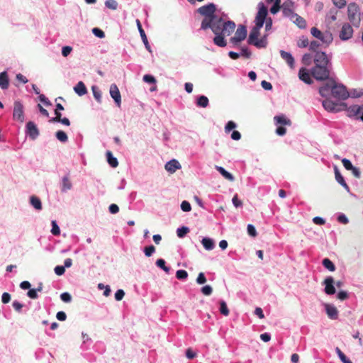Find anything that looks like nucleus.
<instances>
[{"label": "nucleus", "mask_w": 363, "mask_h": 363, "mask_svg": "<svg viewBox=\"0 0 363 363\" xmlns=\"http://www.w3.org/2000/svg\"><path fill=\"white\" fill-rule=\"evenodd\" d=\"M196 12L203 16L201 23V29L206 30L211 29L214 33L213 43L220 48L227 45L225 37L230 35L235 29L234 21L223 18L218 14L217 6L213 3H208L197 9Z\"/></svg>", "instance_id": "1"}, {"label": "nucleus", "mask_w": 363, "mask_h": 363, "mask_svg": "<svg viewBox=\"0 0 363 363\" xmlns=\"http://www.w3.org/2000/svg\"><path fill=\"white\" fill-rule=\"evenodd\" d=\"M315 65L311 68L312 76L318 81L335 78L331 58L325 52H317L313 57Z\"/></svg>", "instance_id": "2"}, {"label": "nucleus", "mask_w": 363, "mask_h": 363, "mask_svg": "<svg viewBox=\"0 0 363 363\" xmlns=\"http://www.w3.org/2000/svg\"><path fill=\"white\" fill-rule=\"evenodd\" d=\"M247 35V28L244 25H239L235 35L233 37H231L230 39V43L232 44V47L235 48L239 45L240 42L244 40Z\"/></svg>", "instance_id": "3"}, {"label": "nucleus", "mask_w": 363, "mask_h": 363, "mask_svg": "<svg viewBox=\"0 0 363 363\" xmlns=\"http://www.w3.org/2000/svg\"><path fill=\"white\" fill-rule=\"evenodd\" d=\"M349 21L354 25L358 26L360 21V9L356 3H350L347 6Z\"/></svg>", "instance_id": "4"}, {"label": "nucleus", "mask_w": 363, "mask_h": 363, "mask_svg": "<svg viewBox=\"0 0 363 363\" xmlns=\"http://www.w3.org/2000/svg\"><path fill=\"white\" fill-rule=\"evenodd\" d=\"M331 96L339 100H345L349 97V93L343 84H337L334 80Z\"/></svg>", "instance_id": "5"}, {"label": "nucleus", "mask_w": 363, "mask_h": 363, "mask_svg": "<svg viewBox=\"0 0 363 363\" xmlns=\"http://www.w3.org/2000/svg\"><path fill=\"white\" fill-rule=\"evenodd\" d=\"M268 14L267 8L265 6L263 2L258 4V12L255 17V26L263 27L265 21L267 19V16Z\"/></svg>", "instance_id": "6"}, {"label": "nucleus", "mask_w": 363, "mask_h": 363, "mask_svg": "<svg viewBox=\"0 0 363 363\" xmlns=\"http://www.w3.org/2000/svg\"><path fill=\"white\" fill-rule=\"evenodd\" d=\"M347 112L350 118L356 117V119L363 121V104L350 106L347 108Z\"/></svg>", "instance_id": "7"}, {"label": "nucleus", "mask_w": 363, "mask_h": 363, "mask_svg": "<svg viewBox=\"0 0 363 363\" xmlns=\"http://www.w3.org/2000/svg\"><path fill=\"white\" fill-rule=\"evenodd\" d=\"M13 118L21 123H23L25 120L23 106L19 101H16L14 102Z\"/></svg>", "instance_id": "8"}, {"label": "nucleus", "mask_w": 363, "mask_h": 363, "mask_svg": "<svg viewBox=\"0 0 363 363\" xmlns=\"http://www.w3.org/2000/svg\"><path fill=\"white\" fill-rule=\"evenodd\" d=\"M26 134L30 139L34 140L40 135L37 125L33 121H28L26 125Z\"/></svg>", "instance_id": "9"}, {"label": "nucleus", "mask_w": 363, "mask_h": 363, "mask_svg": "<svg viewBox=\"0 0 363 363\" xmlns=\"http://www.w3.org/2000/svg\"><path fill=\"white\" fill-rule=\"evenodd\" d=\"M311 33L313 37L321 40L323 43L329 44L333 40L331 35H325L315 27H313L311 29Z\"/></svg>", "instance_id": "10"}, {"label": "nucleus", "mask_w": 363, "mask_h": 363, "mask_svg": "<svg viewBox=\"0 0 363 363\" xmlns=\"http://www.w3.org/2000/svg\"><path fill=\"white\" fill-rule=\"evenodd\" d=\"M353 32V29L350 24L345 23L342 26L339 37L343 41L348 40L352 37Z\"/></svg>", "instance_id": "11"}, {"label": "nucleus", "mask_w": 363, "mask_h": 363, "mask_svg": "<svg viewBox=\"0 0 363 363\" xmlns=\"http://www.w3.org/2000/svg\"><path fill=\"white\" fill-rule=\"evenodd\" d=\"M323 284L325 286L324 291L326 294L333 295L335 294V280L333 277H327L324 279Z\"/></svg>", "instance_id": "12"}, {"label": "nucleus", "mask_w": 363, "mask_h": 363, "mask_svg": "<svg viewBox=\"0 0 363 363\" xmlns=\"http://www.w3.org/2000/svg\"><path fill=\"white\" fill-rule=\"evenodd\" d=\"M109 94L113 99L116 105L121 107V95L120 91L116 84H111L109 89Z\"/></svg>", "instance_id": "13"}, {"label": "nucleus", "mask_w": 363, "mask_h": 363, "mask_svg": "<svg viewBox=\"0 0 363 363\" xmlns=\"http://www.w3.org/2000/svg\"><path fill=\"white\" fill-rule=\"evenodd\" d=\"M334 79H327V83L319 88V94L321 96L328 98L332 95V87L333 86Z\"/></svg>", "instance_id": "14"}, {"label": "nucleus", "mask_w": 363, "mask_h": 363, "mask_svg": "<svg viewBox=\"0 0 363 363\" xmlns=\"http://www.w3.org/2000/svg\"><path fill=\"white\" fill-rule=\"evenodd\" d=\"M322 105L327 111L330 113H337L340 111V108H337L338 104L329 99L328 97L322 101Z\"/></svg>", "instance_id": "15"}, {"label": "nucleus", "mask_w": 363, "mask_h": 363, "mask_svg": "<svg viewBox=\"0 0 363 363\" xmlns=\"http://www.w3.org/2000/svg\"><path fill=\"white\" fill-rule=\"evenodd\" d=\"M311 76H312L311 72L310 73L309 71L306 68L301 67L299 69L298 77L304 83H306L307 84H313V81L311 78Z\"/></svg>", "instance_id": "16"}, {"label": "nucleus", "mask_w": 363, "mask_h": 363, "mask_svg": "<svg viewBox=\"0 0 363 363\" xmlns=\"http://www.w3.org/2000/svg\"><path fill=\"white\" fill-rule=\"evenodd\" d=\"M72 184L69 179V174L67 173L61 179L60 191L62 193H66L69 190L72 189Z\"/></svg>", "instance_id": "17"}, {"label": "nucleus", "mask_w": 363, "mask_h": 363, "mask_svg": "<svg viewBox=\"0 0 363 363\" xmlns=\"http://www.w3.org/2000/svg\"><path fill=\"white\" fill-rule=\"evenodd\" d=\"M136 23H137V27H138V31L140 33V37H141V39L145 45V47L146 48V50L149 52H152V49H151V47L149 44V42L147 40V35L145 33V30H143V27H142V25H141V23L140 21L137 19L136 20Z\"/></svg>", "instance_id": "18"}, {"label": "nucleus", "mask_w": 363, "mask_h": 363, "mask_svg": "<svg viewBox=\"0 0 363 363\" xmlns=\"http://www.w3.org/2000/svg\"><path fill=\"white\" fill-rule=\"evenodd\" d=\"M324 306L328 318L331 320H337L338 318V311L337 308L329 303H325Z\"/></svg>", "instance_id": "19"}, {"label": "nucleus", "mask_w": 363, "mask_h": 363, "mask_svg": "<svg viewBox=\"0 0 363 363\" xmlns=\"http://www.w3.org/2000/svg\"><path fill=\"white\" fill-rule=\"evenodd\" d=\"M181 167L180 163L175 159L168 161L164 165L165 169L171 174L174 173L177 169H181Z\"/></svg>", "instance_id": "20"}, {"label": "nucleus", "mask_w": 363, "mask_h": 363, "mask_svg": "<svg viewBox=\"0 0 363 363\" xmlns=\"http://www.w3.org/2000/svg\"><path fill=\"white\" fill-rule=\"evenodd\" d=\"M334 172H335V179L336 181L347 191H350V187L347 184V183L345 182V179L344 177H342V175L341 174V173L340 172L337 166H335L334 167Z\"/></svg>", "instance_id": "21"}, {"label": "nucleus", "mask_w": 363, "mask_h": 363, "mask_svg": "<svg viewBox=\"0 0 363 363\" xmlns=\"http://www.w3.org/2000/svg\"><path fill=\"white\" fill-rule=\"evenodd\" d=\"M280 55L281 58L286 61V62L291 68L294 67V58L290 52L284 50H280Z\"/></svg>", "instance_id": "22"}, {"label": "nucleus", "mask_w": 363, "mask_h": 363, "mask_svg": "<svg viewBox=\"0 0 363 363\" xmlns=\"http://www.w3.org/2000/svg\"><path fill=\"white\" fill-rule=\"evenodd\" d=\"M9 79L7 72L4 71L0 72V87L1 89L5 90L9 88Z\"/></svg>", "instance_id": "23"}, {"label": "nucleus", "mask_w": 363, "mask_h": 363, "mask_svg": "<svg viewBox=\"0 0 363 363\" xmlns=\"http://www.w3.org/2000/svg\"><path fill=\"white\" fill-rule=\"evenodd\" d=\"M262 28L260 26H255L250 32V35L247 39L248 44L252 43L255 40H257L259 35V30Z\"/></svg>", "instance_id": "24"}, {"label": "nucleus", "mask_w": 363, "mask_h": 363, "mask_svg": "<svg viewBox=\"0 0 363 363\" xmlns=\"http://www.w3.org/2000/svg\"><path fill=\"white\" fill-rule=\"evenodd\" d=\"M215 168L225 179L230 182L235 181V177L224 167L216 165Z\"/></svg>", "instance_id": "25"}, {"label": "nucleus", "mask_w": 363, "mask_h": 363, "mask_svg": "<svg viewBox=\"0 0 363 363\" xmlns=\"http://www.w3.org/2000/svg\"><path fill=\"white\" fill-rule=\"evenodd\" d=\"M201 244L203 247L206 250H212L215 247V241L213 239L208 238V237H204L201 240Z\"/></svg>", "instance_id": "26"}, {"label": "nucleus", "mask_w": 363, "mask_h": 363, "mask_svg": "<svg viewBox=\"0 0 363 363\" xmlns=\"http://www.w3.org/2000/svg\"><path fill=\"white\" fill-rule=\"evenodd\" d=\"M195 103L198 107L206 108L209 105V100L207 96L204 95H199L196 96Z\"/></svg>", "instance_id": "27"}, {"label": "nucleus", "mask_w": 363, "mask_h": 363, "mask_svg": "<svg viewBox=\"0 0 363 363\" xmlns=\"http://www.w3.org/2000/svg\"><path fill=\"white\" fill-rule=\"evenodd\" d=\"M250 45H252L259 49L266 48L267 45V35H265L261 38H257V40H255L252 43H250Z\"/></svg>", "instance_id": "28"}, {"label": "nucleus", "mask_w": 363, "mask_h": 363, "mask_svg": "<svg viewBox=\"0 0 363 363\" xmlns=\"http://www.w3.org/2000/svg\"><path fill=\"white\" fill-rule=\"evenodd\" d=\"M30 204L37 211H41L43 208L40 199L35 195L30 197Z\"/></svg>", "instance_id": "29"}, {"label": "nucleus", "mask_w": 363, "mask_h": 363, "mask_svg": "<svg viewBox=\"0 0 363 363\" xmlns=\"http://www.w3.org/2000/svg\"><path fill=\"white\" fill-rule=\"evenodd\" d=\"M74 90L79 96H84L87 93L86 87L82 82H79L74 87Z\"/></svg>", "instance_id": "30"}, {"label": "nucleus", "mask_w": 363, "mask_h": 363, "mask_svg": "<svg viewBox=\"0 0 363 363\" xmlns=\"http://www.w3.org/2000/svg\"><path fill=\"white\" fill-rule=\"evenodd\" d=\"M106 160L108 164L113 167L115 168L118 165V162L116 157H115L112 152L109 150H108L106 153Z\"/></svg>", "instance_id": "31"}, {"label": "nucleus", "mask_w": 363, "mask_h": 363, "mask_svg": "<svg viewBox=\"0 0 363 363\" xmlns=\"http://www.w3.org/2000/svg\"><path fill=\"white\" fill-rule=\"evenodd\" d=\"M299 28L303 29L306 28L307 23L306 20L298 15L295 16L294 21H292Z\"/></svg>", "instance_id": "32"}, {"label": "nucleus", "mask_w": 363, "mask_h": 363, "mask_svg": "<svg viewBox=\"0 0 363 363\" xmlns=\"http://www.w3.org/2000/svg\"><path fill=\"white\" fill-rule=\"evenodd\" d=\"M323 266L330 272H334L336 269L334 263L329 258H324L322 260Z\"/></svg>", "instance_id": "33"}, {"label": "nucleus", "mask_w": 363, "mask_h": 363, "mask_svg": "<svg viewBox=\"0 0 363 363\" xmlns=\"http://www.w3.org/2000/svg\"><path fill=\"white\" fill-rule=\"evenodd\" d=\"M155 264L157 267L164 270L167 274L169 273L170 267L166 266V262L164 259L160 258L157 259Z\"/></svg>", "instance_id": "34"}, {"label": "nucleus", "mask_w": 363, "mask_h": 363, "mask_svg": "<svg viewBox=\"0 0 363 363\" xmlns=\"http://www.w3.org/2000/svg\"><path fill=\"white\" fill-rule=\"evenodd\" d=\"M55 137L61 143H65L68 141V136H67V133L63 130H57L55 133Z\"/></svg>", "instance_id": "35"}, {"label": "nucleus", "mask_w": 363, "mask_h": 363, "mask_svg": "<svg viewBox=\"0 0 363 363\" xmlns=\"http://www.w3.org/2000/svg\"><path fill=\"white\" fill-rule=\"evenodd\" d=\"M219 311L222 315L225 316L229 315V310L228 308L227 303L223 300H220L219 301Z\"/></svg>", "instance_id": "36"}, {"label": "nucleus", "mask_w": 363, "mask_h": 363, "mask_svg": "<svg viewBox=\"0 0 363 363\" xmlns=\"http://www.w3.org/2000/svg\"><path fill=\"white\" fill-rule=\"evenodd\" d=\"M282 13L284 17L289 18L291 21H294L295 16H296V13L292 9L284 8V9H282Z\"/></svg>", "instance_id": "37"}, {"label": "nucleus", "mask_w": 363, "mask_h": 363, "mask_svg": "<svg viewBox=\"0 0 363 363\" xmlns=\"http://www.w3.org/2000/svg\"><path fill=\"white\" fill-rule=\"evenodd\" d=\"M91 90L93 92V95L94 99L97 101L98 103H101V91L99 88L96 86H92Z\"/></svg>", "instance_id": "38"}, {"label": "nucleus", "mask_w": 363, "mask_h": 363, "mask_svg": "<svg viewBox=\"0 0 363 363\" xmlns=\"http://www.w3.org/2000/svg\"><path fill=\"white\" fill-rule=\"evenodd\" d=\"M189 232V228L187 226H181L177 229V235L179 238H184Z\"/></svg>", "instance_id": "39"}, {"label": "nucleus", "mask_w": 363, "mask_h": 363, "mask_svg": "<svg viewBox=\"0 0 363 363\" xmlns=\"http://www.w3.org/2000/svg\"><path fill=\"white\" fill-rule=\"evenodd\" d=\"M335 352L342 363H352V361L346 357V355L340 350L339 347L335 348Z\"/></svg>", "instance_id": "40"}, {"label": "nucleus", "mask_w": 363, "mask_h": 363, "mask_svg": "<svg viewBox=\"0 0 363 363\" xmlns=\"http://www.w3.org/2000/svg\"><path fill=\"white\" fill-rule=\"evenodd\" d=\"M105 6L111 10H116L118 6V4L116 0H106Z\"/></svg>", "instance_id": "41"}, {"label": "nucleus", "mask_w": 363, "mask_h": 363, "mask_svg": "<svg viewBox=\"0 0 363 363\" xmlns=\"http://www.w3.org/2000/svg\"><path fill=\"white\" fill-rule=\"evenodd\" d=\"M281 9V0H276L275 2L272 6V7L270 8V12L272 14H276L279 11V10Z\"/></svg>", "instance_id": "42"}, {"label": "nucleus", "mask_w": 363, "mask_h": 363, "mask_svg": "<svg viewBox=\"0 0 363 363\" xmlns=\"http://www.w3.org/2000/svg\"><path fill=\"white\" fill-rule=\"evenodd\" d=\"M274 121L277 124L281 125H287L290 123V121L287 119L284 115L276 116L274 117Z\"/></svg>", "instance_id": "43"}, {"label": "nucleus", "mask_w": 363, "mask_h": 363, "mask_svg": "<svg viewBox=\"0 0 363 363\" xmlns=\"http://www.w3.org/2000/svg\"><path fill=\"white\" fill-rule=\"evenodd\" d=\"M51 233L53 235H59L60 234V228L59 225H57V223L56 220H52L51 222Z\"/></svg>", "instance_id": "44"}, {"label": "nucleus", "mask_w": 363, "mask_h": 363, "mask_svg": "<svg viewBox=\"0 0 363 363\" xmlns=\"http://www.w3.org/2000/svg\"><path fill=\"white\" fill-rule=\"evenodd\" d=\"M297 45L299 48H306L309 46V42L306 37L301 36L297 42Z\"/></svg>", "instance_id": "45"}, {"label": "nucleus", "mask_w": 363, "mask_h": 363, "mask_svg": "<svg viewBox=\"0 0 363 363\" xmlns=\"http://www.w3.org/2000/svg\"><path fill=\"white\" fill-rule=\"evenodd\" d=\"M176 277L179 280H185L188 277V273L186 270L179 269L176 272Z\"/></svg>", "instance_id": "46"}, {"label": "nucleus", "mask_w": 363, "mask_h": 363, "mask_svg": "<svg viewBox=\"0 0 363 363\" xmlns=\"http://www.w3.org/2000/svg\"><path fill=\"white\" fill-rule=\"evenodd\" d=\"M240 56H242V57H244L246 59H249V58H250V57L252 55V52H250V50L248 49L247 47L242 46L240 48Z\"/></svg>", "instance_id": "47"}, {"label": "nucleus", "mask_w": 363, "mask_h": 363, "mask_svg": "<svg viewBox=\"0 0 363 363\" xmlns=\"http://www.w3.org/2000/svg\"><path fill=\"white\" fill-rule=\"evenodd\" d=\"M143 252L146 257L152 256L155 252V247L152 245H148L144 247Z\"/></svg>", "instance_id": "48"}, {"label": "nucleus", "mask_w": 363, "mask_h": 363, "mask_svg": "<svg viewBox=\"0 0 363 363\" xmlns=\"http://www.w3.org/2000/svg\"><path fill=\"white\" fill-rule=\"evenodd\" d=\"M312 60H313V56L310 53H306L302 57V62L305 65H307V66H308L311 64Z\"/></svg>", "instance_id": "49"}, {"label": "nucleus", "mask_w": 363, "mask_h": 363, "mask_svg": "<svg viewBox=\"0 0 363 363\" xmlns=\"http://www.w3.org/2000/svg\"><path fill=\"white\" fill-rule=\"evenodd\" d=\"M143 81L147 84H155L156 79L152 74H145L143 78Z\"/></svg>", "instance_id": "50"}, {"label": "nucleus", "mask_w": 363, "mask_h": 363, "mask_svg": "<svg viewBox=\"0 0 363 363\" xmlns=\"http://www.w3.org/2000/svg\"><path fill=\"white\" fill-rule=\"evenodd\" d=\"M201 291L205 296H210L213 292V289L210 285H206L201 287Z\"/></svg>", "instance_id": "51"}, {"label": "nucleus", "mask_w": 363, "mask_h": 363, "mask_svg": "<svg viewBox=\"0 0 363 363\" xmlns=\"http://www.w3.org/2000/svg\"><path fill=\"white\" fill-rule=\"evenodd\" d=\"M92 33L99 38H103L105 37L104 32L99 28H94L92 29Z\"/></svg>", "instance_id": "52"}, {"label": "nucleus", "mask_w": 363, "mask_h": 363, "mask_svg": "<svg viewBox=\"0 0 363 363\" xmlns=\"http://www.w3.org/2000/svg\"><path fill=\"white\" fill-rule=\"evenodd\" d=\"M180 206L184 212H189L191 210V206L187 201H183Z\"/></svg>", "instance_id": "53"}, {"label": "nucleus", "mask_w": 363, "mask_h": 363, "mask_svg": "<svg viewBox=\"0 0 363 363\" xmlns=\"http://www.w3.org/2000/svg\"><path fill=\"white\" fill-rule=\"evenodd\" d=\"M60 298L65 303H69L72 301V296L68 292H63L60 294Z\"/></svg>", "instance_id": "54"}, {"label": "nucleus", "mask_w": 363, "mask_h": 363, "mask_svg": "<svg viewBox=\"0 0 363 363\" xmlns=\"http://www.w3.org/2000/svg\"><path fill=\"white\" fill-rule=\"evenodd\" d=\"M247 230L248 235L252 237H255L257 234L256 228L252 224L247 225Z\"/></svg>", "instance_id": "55"}, {"label": "nucleus", "mask_w": 363, "mask_h": 363, "mask_svg": "<svg viewBox=\"0 0 363 363\" xmlns=\"http://www.w3.org/2000/svg\"><path fill=\"white\" fill-rule=\"evenodd\" d=\"M342 163L344 166V167L347 169V170H351L354 166L353 164H352L351 161L348 159H346V158H344L342 160Z\"/></svg>", "instance_id": "56"}, {"label": "nucleus", "mask_w": 363, "mask_h": 363, "mask_svg": "<svg viewBox=\"0 0 363 363\" xmlns=\"http://www.w3.org/2000/svg\"><path fill=\"white\" fill-rule=\"evenodd\" d=\"M337 220L339 223L342 224H347L349 223L347 217L344 213H339Z\"/></svg>", "instance_id": "57"}, {"label": "nucleus", "mask_w": 363, "mask_h": 363, "mask_svg": "<svg viewBox=\"0 0 363 363\" xmlns=\"http://www.w3.org/2000/svg\"><path fill=\"white\" fill-rule=\"evenodd\" d=\"M38 99L40 102H42L45 106H49L52 105V103L44 95V94H40L38 96Z\"/></svg>", "instance_id": "58"}, {"label": "nucleus", "mask_w": 363, "mask_h": 363, "mask_svg": "<svg viewBox=\"0 0 363 363\" xmlns=\"http://www.w3.org/2000/svg\"><path fill=\"white\" fill-rule=\"evenodd\" d=\"M320 43L318 41L313 40L309 43V49L311 51L315 52V53L318 52L317 49L320 47Z\"/></svg>", "instance_id": "59"}, {"label": "nucleus", "mask_w": 363, "mask_h": 363, "mask_svg": "<svg viewBox=\"0 0 363 363\" xmlns=\"http://www.w3.org/2000/svg\"><path fill=\"white\" fill-rule=\"evenodd\" d=\"M206 282V278L203 272H200L196 278V283L198 284H203Z\"/></svg>", "instance_id": "60"}, {"label": "nucleus", "mask_w": 363, "mask_h": 363, "mask_svg": "<svg viewBox=\"0 0 363 363\" xmlns=\"http://www.w3.org/2000/svg\"><path fill=\"white\" fill-rule=\"evenodd\" d=\"M55 273L58 276H62L65 274V269L62 265H57L54 269Z\"/></svg>", "instance_id": "61"}, {"label": "nucleus", "mask_w": 363, "mask_h": 363, "mask_svg": "<svg viewBox=\"0 0 363 363\" xmlns=\"http://www.w3.org/2000/svg\"><path fill=\"white\" fill-rule=\"evenodd\" d=\"M27 296L32 299H36L38 298V292L35 289H30L27 292Z\"/></svg>", "instance_id": "62"}, {"label": "nucleus", "mask_w": 363, "mask_h": 363, "mask_svg": "<svg viewBox=\"0 0 363 363\" xmlns=\"http://www.w3.org/2000/svg\"><path fill=\"white\" fill-rule=\"evenodd\" d=\"M125 296V292L123 289H118L115 293V299L118 301H121Z\"/></svg>", "instance_id": "63"}, {"label": "nucleus", "mask_w": 363, "mask_h": 363, "mask_svg": "<svg viewBox=\"0 0 363 363\" xmlns=\"http://www.w3.org/2000/svg\"><path fill=\"white\" fill-rule=\"evenodd\" d=\"M333 4L338 9H342L346 5L345 0H332Z\"/></svg>", "instance_id": "64"}]
</instances>
